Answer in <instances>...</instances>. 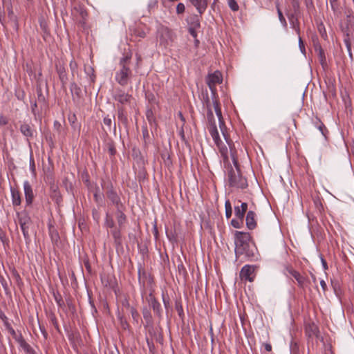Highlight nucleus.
Returning a JSON list of instances; mask_svg holds the SVG:
<instances>
[{"label": "nucleus", "mask_w": 354, "mask_h": 354, "mask_svg": "<svg viewBox=\"0 0 354 354\" xmlns=\"http://www.w3.org/2000/svg\"><path fill=\"white\" fill-rule=\"evenodd\" d=\"M131 53H127L120 59L118 68L115 71V80L122 86H126L131 81L133 72L131 69Z\"/></svg>", "instance_id": "7ed1b4c3"}, {"label": "nucleus", "mask_w": 354, "mask_h": 354, "mask_svg": "<svg viewBox=\"0 0 354 354\" xmlns=\"http://www.w3.org/2000/svg\"><path fill=\"white\" fill-rule=\"evenodd\" d=\"M56 71L59 75V78L64 86L68 81V77L64 64L61 61H58L55 63Z\"/></svg>", "instance_id": "4468645a"}, {"label": "nucleus", "mask_w": 354, "mask_h": 354, "mask_svg": "<svg viewBox=\"0 0 354 354\" xmlns=\"http://www.w3.org/2000/svg\"><path fill=\"white\" fill-rule=\"evenodd\" d=\"M248 203H242L241 204V206H239V207L241 208V209L242 211H243L244 212H247V210H248Z\"/></svg>", "instance_id": "69168bd1"}, {"label": "nucleus", "mask_w": 354, "mask_h": 354, "mask_svg": "<svg viewBox=\"0 0 354 354\" xmlns=\"http://www.w3.org/2000/svg\"><path fill=\"white\" fill-rule=\"evenodd\" d=\"M147 301L149 305L152 308L154 313L157 316L161 317L162 309L160 304L156 299L152 292H151L147 296Z\"/></svg>", "instance_id": "ddd939ff"}, {"label": "nucleus", "mask_w": 354, "mask_h": 354, "mask_svg": "<svg viewBox=\"0 0 354 354\" xmlns=\"http://www.w3.org/2000/svg\"><path fill=\"white\" fill-rule=\"evenodd\" d=\"M53 127L55 130L57 131L59 134L62 133L63 128L61 123L59 121L55 120L53 123Z\"/></svg>", "instance_id": "de8ad7c7"}, {"label": "nucleus", "mask_w": 354, "mask_h": 354, "mask_svg": "<svg viewBox=\"0 0 354 354\" xmlns=\"http://www.w3.org/2000/svg\"><path fill=\"white\" fill-rule=\"evenodd\" d=\"M17 342L19 344V346L24 350L27 353H31L32 352V348L31 346L26 342L24 338L21 335L18 336L17 339H15Z\"/></svg>", "instance_id": "393cba45"}, {"label": "nucleus", "mask_w": 354, "mask_h": 354, "mask_svg": "<svg viewBox=\"0 0 354 354\" xmlns=\"http://www.w3.org/2000/svg\"><path fill=\"white\" fill-rule=\"evenodd\" d=\"M207 120L208 122V130L209 132L214 141L216 145L218 147L219 152L222 158H223L225 161L228 160V149L227 147L223 145L221 140L219 137V133L216 125L215 119L214 117V114L212 110L210 107L207 108Z\"/></svg>", "instance_id": "20e7f679"}, {"label": "nucleus", "mask_w": 354, "mask_h": 354, "mask_svg": "<svg viewBox=\"0 0 354 354\" xmlns=\"http://www.w3.org/2000/svg\"><path fill=\"white\" fill-rule=\"evenodd\" d=\"M299 46L302 53H305V46L300 35L299 36Z\"/></svg>", "instance_id": "052dcab7"}, {"label": "nucleus", "mask_w": 354, "mask_h": 354, "mask_svg": "<svg viewBox=\"0 0 354 354\" xmlns=\"http://www.w3.org/2000/svg\"><path fill=\"white\" fill-rule=\"evenodd\" d=\"M235 255L236 258L244 255L248 259L255 257V245L248 232L236 231L234 233Z\"/></svg>", "instance_id": "f03ea898"}, {"label": "nucleus", "mask_w": 354, "mask_h": 354, "mask_svg": "<svg viewBox=\"0 0 354 354\" xmlns=\"http://www.w3.org/2000/svg\"><path fill=\"white\" fill-rule=\"evenodd\" d=\"M106 189V196L111 201L112 204L114 205L116 208H122L123 205L121 202L120 197L114 190L113 185L111 183L107 185Z\"/></svg>", "instance_id": "1a4fd4ad"}, {"label": "nucleus", "mask_w": 354, "mask_h": 354, "mask_svg": "<svg viewBox=\"0 0 354 354\" xmlns=\"http://www.w3.org/2000/svg\"><path fill=\"white\" fill-rule=\"evenodd\" d=\"M216 114V115H217V117L218 118L220 129H221V131L222 132V134H223L224 138L225 139V140H226V142H227V143L228 144L229 146L232 145L231 143L230 142V139L227 137V132H226V130H225V124H224V121H223V119L221 111H218Z\"/></svg>", "instance_id": "4be33fe9"}, {"label": "nucleus", "mask_w": 354, "mask_h": 354, "mask_svg": "<svg viewBox=\"0 0 354 354\" xmlns=\"http://www.w3.org/2000/svg\"><path fill=\"white\" fill-rule=\"evenodd\" d=\"M104 226L108 228H111L112 230L113 228H115L114 227H115L114 221H113V218L111 217V216L109 213H106V214Z\"/></svg>", "instance_id": "2f4dec72"}, {"label": "nucleus", "mask_w": 354, "mask_h": 354, "mask_svg": "<svg viewBox=\"0 0 354 354\" xmlns=\"http://www.w3.org/2000/svg\"><path fill=\"white\" fill-rule=\"evenodd\" d=\"M213 105H214V108L216 113H217L218 111H221L220 104L216 100H213Z\"/></svg>", "instance_id": "6e6d98bb"}, {"label": "nucleus", "mask_w": 354, "mask_h": 354, "mask_svg": "<svg viewBox=\"0 0 354 354\" xmlns=\"http://www.w3.org/2000/svg\"><path fill=\"white\" fill-rule=\"evenodd\" d=\"M37 105L36 101L31 102V111L35 115L37 114Z\"/></svg>", "instance_id": "bf43d9fd"}, {"label": "nucleus", "mask_w": 354, "mask_h": 354, "mask_svg": "<svg viewBox=\"0 0 354 354\" xmlns=\"http://www.w3.org/2000/svg\"><path fill=\"white\" fill-rule=\"evenodd\" d=\"M69 66L72 72V74L73 75L77 69V64L73 59L70 62Z\"/></svg>", "instance_id": "8fccbe9b"}, {"label": "nucleus", "mask_w": 354, "mask_h": 354, "mask_svg": "<svg viewBox=\"0 0 354 354\" xmlns=\"http://www.w3.org/2000/svg\"><path fill=\"white\" fill-rule=\"evenodd\" d=\"M306 332L309 334L310 336H311V335L317 336L319 330H318L317 326H315L314 324H309L308 326L306 327Z\"/></svg>", "instance_id": "f704fd0d"}, {"label": "nucleus", "mask_w": 354, "mask_h": 354, "mask_svg": "<svg viewBox=\"0 0 354 354\" xmlns=\"http://www.w3.org/2000/svg\"><path fill=\"white\" fill-rule=\"evenodd\" d=\"M10 194L12 204L14 207H17L21 204V195L19 190L17 188L10 187Z\"/></svg>", "instance_id": "a211bd4d"}, {"label": "nucleus", "mask_w": 354, "mask_h": 354, "mask_svg": "<svg viewBox=\"0 0 354 354\" xmlns=\"http://www.w3.org/2000/svg\"><path fill=\"white\" fill-rule=\"evenodd\" d=\"M322 125H319L317 129H319V131L322 133V134L324 136H326V133H328V131L324 124V123L321 124Z\"/></svg>", "instance_id": "603ef678"}, {"label": "nucleus", "mask_w": 354, "mask_h": 354, "mask_svg": "<svg viewBox=\"0 0 354 354\" xmlns=\"http://www.w3.org/2000/svg\"><path fill=\"white\" fill-rule=\"evenodd\" d=\"M143 317L148 324L152 323V316L151 313L147 308H144L142 310Z\"/></svg>", "instance_id": "e433bc0d"}, {"label": "nucleus", "mask_w": 354, "mask_h": 354, "mask_svg": "<svg viewBox=\"0 0 354 354\" xmlns=\"http://www.w3.org/2000/svg\"><path fill=\"white\" fill-rule=\"evenodd\" d=\"M55 299L59 306H62L64 305V301H63L61 296L55 295Z\"/></svg>", "instance_id": "e2e57ef3"}, {"label": "nucleus", "mask_w": 354, "mask_h": 354, "mask_svg": "<svg viewBox=\"0 0 354 354\" xmlns=\"http://www.w3.org/2000/svg\"><path fill=\"white\" fill-rule=\"evenodd\" d=\"M111 234L114 239L115 243L117 245H120L122 244V237H121V232L120 228L115 227L111 230Z\"/></svg>", "instance_id": "a878e982"}, {"label": "nucleus", "mask_w": 354, "mask_h": 354, "mask_svg": "<svg viewBox=\"0 0 354 354\" xmlns=\"http://www.w3.org/2000/svg\"><path fill=\"white\" fill-rule=\"evenodd\" d=\"M255 266L251 265L244 266L240 271V277L242 280L252 282L255 277Z\"/></svg>", "instance_id": "9b49d317"}, {"label": "nucleus", "mask_w": 354, "mask_h": 354, "mask_svg": "<svg viewBox=\"0 0 354 354\" xmlns=\"http://www.w3.org/2000/svg\"><path fill=\"white\" fill-rule=\"evenodd\" d=\"M223 162L226 168V180L229 186L236 189H245L248 185V181L241 174L234 149L232 145H230V151H228V160H223Z\"/></svg>", "instance_id": "f257e3e1"}, {"label": "nucleus", "mask_w": 354, "mask_h": 354, "mask_svg": "<svg viewBox=\"0 0 354 354\" xmlns=\"http://www.w3.org/2000/svg\"><path fill=\"white\" fill-rule=\"evenodd\" d=\"M158 39L160 44L167 47L173 42L174 33L167 26H160L157 31Z\"/></svg>", "instance_id": "423d86ee"}, {"label": "nucleus", "mask_w": 354, "mask_h": 354, "mask_svg": "<svg viewBox=\"0 0 354 354\" xmlns=\"http://www.w3.org/2000/svg\"><path fill=\"white\" fill-rule=\"evenodd\" d=\"M198 28H190L189 27L188 28V31L189 32V34L194 38L196 39L197 37V32H196V30Z\"/></svg>", "instance_id": "4d7b16f0"}, {"label": "nucleus", "mask_w": 354, "mask_h": 354, "mask_svg": "<svg viewBox=\"0 0 354 354\" xmlns=\"http://www.w3.org/2000/svg\"><path fill=\"white\" fill-rule=\"evenodd\" d=\"M314 48H315V53L318 55L319 61L322 66L324 68L325 67L327 66V62H326V58L325 56L324 50H323V48H322V46L319 42L314 44Z\"/></svg>", "instance_id": "f3484780"}, {"label": "nucleus", "mask_w": 354, "mask_h": 354, "mask_svg": "<svg viewBox=\"0 0 354 354\" xmlns=\"http://www.w3.org/2000/svg\"><path fill=\"white\" fill-rule=\"evenodd\" d=\"M85 72L88 75L90 76V80L91 82H95V75H94V70L92 67H88L85 68Z\"/></svg>", "instance_id": "c03bdc74"}, {"label": "nucleus", "mask_w": 354, "mask_h": 354, "mask_svg": "<svg viewBox=\"0 0 354 354\" xmlns=\"http://www.w3.org/2000/svg\"><path fill=\"white\" fill-rule=\"evenodd\" d=\"M118 120H120L122 123L127 124L128 122L127 116L124 112V107H118Z\"/></svg>", "instance_id": "7c9ffc66"}, {"label": "nucleus", "mask_w": 354, "mask_h": 354, "mask_svg": "<svg viewBox=\"0 0 354 354\" xmlns=\"http://www.w3.org/2000/svg\"><path fill=\"white\" fill-rule=\"evenodd\" d=\"M256 214L253 211H249L247 213L245 221H246V226L250 230H253L257 226V221H256Z\"/></svg>", "instance_id": "aec40b11"}, {"label": "nucleus", "mask_w": 354, "mask_h": 354, "mask_svg": "<svg viewBox=\"0 0 354 354\" xmlns=\"http://www.w3.org/2000/svg\"><path fill=\"white\" fill-rule=\"evenodd\" d=\"M39 329L41 330V333H42L45 339H47L48 337V333L45 329V327L39 324Z\"/></svg>", "instance_id": "680f3d73"}, {"label": "nucleus", "mask_w": 354, "mask_h": 354, "mask_svg": "<svg viewBox=\"0 0 354 354\" xmlns=\"http://www.w3.org/2000/svg\"><path fill=\"white\" fill-rule=\"evenodd\" d=\"M70 89L73 95H76L77 97H80L81 88L75 82L71 84Z\"/></svg>", "instance_id": "72a5a7b5"}, {"label": "nucleus", "mask_w": 354, "mask_h": 354, "mask_svg": "<svg viewBox=\"0 0 354 354\" xmlns=\"http://www.w3.org/2000/svg\"><path fill=\"white\" fill-rule=\"evenodd\" d=\"M313 124L314 126L317 128L319 125H322L321 124L323 123L320 120L319 118H315L313 120Z\"/></svg>", "instance_id": "0e129e2a"}, {"label": "nucleus", "mask_w": 354, "mask_h": 354, "mask_svg": "<svg viewBox=\"0 0 354 354\" xmlns=\"http://www.w3.org/2000/svg\"><path fill=\"white\" fill-rule=\"evenodd\" d=\"M158 6V0H150L148 3L149 9H153Z\"/></svg>", "instance_id": "5fc2aeb1"}, {"label": "nucleus", "mask_w": 354, "mask_h": 354, "mask_svg": "<svg viewBox=\"0 0 354 354\" xmlns=\"http://www.w3.org/2000/svg\"><path fill=\"white\" fill-rule=\"evenodd\" d=\"M146 118H147V120H148L149 124L151 127H156V118L154 116V114H153V112L152 111L151 109H148L147 111H146Z\"/></svg>", "instance_id": "c85d7f7f"}, {"label": "nucleus", "mask_w": 354, "mask_h": 354, "mask_svg": "<svg viewBox=\"0 0 354 354\" xmlns=\"http://www.w3.org/2000/svg\"><path fill=\"white\" fill-rule=\"evenodd\" d=\"M227 3L232 11L236 12L239 10V6L235 0H227Z\"/></svg>", "instance_id": "a19ab883"}, {"label": "nucleus", "mask_w": 354, "mask_h": 354, "mask_svg": "<svg viewBox=\"0 0 354 354\" xmlns=\"http://www.w3.org/2000/svg\"><path fill=\"white\" fill-rule=\"evenodd\" d=\"M276 7H277V13H278L279 21H281V23L283 24V26L284 27H286L287 26V23H286L285 17L283 15V13H282L281 9L279 8V4H277Z\"/></svg>", "instance_id": "4c0bfd02"}, {"label": "nucleus", "mask_w": 354, "mask_h": 354, "mask_svg": "<svg viewBox=\"0 0 354 354\" xmlns=\"http://www.w3.org/2000/svg\"><path fill=\"white\" fill-rule=\"evenodd\" d=\"M122 310H131V308H133V306H131L130 305V303L129 301V299L127 297H124L122 299Z\"/></svg>", "instance_id": "ea45409f"}, {"label": "nucleus", "mask_w": 354, "mask_h": 354, "mask_svg": "<svg viewBox=\"0 0 354 354\" xmlns=\"http://www.w3.org/2000/svg\"><path fill=\"white\" fill-rule=\"evenodd\" d=\"M264 347H265L266 351H272V346L269 343H266L264 344Z\"/></svg>", "instance_id": "774afa93"}, {"label": "nucleus", "mask_w": 354, "mask_h": 354, "mask_svg": "<svg viewBox=\"0 0 354 354\" xmlns=\"http://www.w3.org/2000/svg\"><path fill=\"white\" fill-rule=\"evenodd\" d=\"M243 220H240L239 218H234L231 221V225L234 227V228H241L242 227V225H243Z\"/></svg>", "instance_id": "79ce46f5"}, {"label": "nucleus", "mask_w": 354, "mask_h": 354, "mask_svg": "<svg viewBox=\"0 0 354 354\" xmlns=\"http://www.w3.org/2000/svg\"><path fill=\"white\" fill-rule=\"evenodd\" d=\"M0 318L3 321V322H8V317L6 316V315L1 310H0Z\"/></svg>", "instance_id": "338daca9"}, {"label": "nucleus", "mask_w": 354, "mask_h": 354, "mask_svg": "<svg viewBox=\"0 0 354 354\" xmlns=\"http://www.w3.org/2000/svg\"><path fill=\"white\" fill-rule=\"evenodd\" d=\"M76 120H77V118L75 114L68 117V121L71 123L72 128L75 131H77L78 133H80L81 126H80V124H79L78 123L76 122Z\"/></svg>", "instance_id": "c756f323"}, {"label": "nucleus", "mask_w": 354, "mask_h": 354, "mask_svg": "<svg viewBox=\"0 0 354 354\" xmlns=\"http://www.w3.org/2000/svg\"><path fill=\"white\" fill-rule=\"evenodd\" d=\"M118 317L120 319L122 328L124 330L127 329L129 328V324L127 320L120 313L118 314Z\"/></svg>", "instance_id": "a18cd8bd"}, {"label": "nucleus", "mask_w": 354, "mask_h": 354, "mask_svg": "<svg viewBox=\"0 0 354 354\" xmlns=\"http://www.w3.org/2000/svg\"><path fill=\"white\" fill-rule=\"evenodd\" d=\"M72 15L79 24L82 26H84L87 20L88 12L83 5L76 4L72 10Z\"/></svg>", "instance_id": "6e6552de"}, {"label": "nucleus", "mask_w": 354, "mask_h": 354, "mask_svg": "<svg viewBox=\"0 0 354 354\" xmlns=\"http://www.w3.org/2000/svg\"><path fill=\"white\" fill-rule=\"evenodd\" d=\"M116 218H117L118 226L120 228H121L123 226V225L124 224L126 219H127V217H126L125 214L123 213V212L122 211L121 208H117Z\"/></svg>", "instance_id": "bb28decb"}, {"label": "nucleus", "mask_w": 354, "mask_h": 354, "mask_svg": "<svg viewBox=\"0 0 354 354\" xmlns=\"http://www.w3.org/2000/svg\"><path fill=\"white\" fill-rule=\"evenodd\" d=\"M23 187L25 195L26 206H31L35 198L32 186L29 181L25 180L23 183Z\"/></svg>", "instance_id": "f8f14e48"}, {"label": "nucleus", "mask_w": 354, "mask_h": 354, "mask_svg": "<svg viewBox=\"0 0 354 354\" xmlns=\"http://www.w3.org/2000/svg\"><path fill=\"white\" fill-rule=\"evenodd\" d=\"M225 210L226 218H230L232 214V207L229 200H227L225 202Z\"/></svg>", "instance_id": "473e14b6"}, {"label": "nucleus", "mask_w": 354, "mask_h": 354, "mask_svg": "<svg viewBox=\"0 0 354 354\" xmlns=\"http://www.w3.org/2000/svg\"><path fill=\"white\" fill-rule=\"evenodd\" d=\"M299 15H288L287 17L290 21L292 28L295 30L296 33L299 36L300 28L298 17Z\"/></svg>", "instance_id": "5701e85b"}, {"label": "nucleus", "mask_w": 354, "mask_h": 354, "mask_svg": "<svg viewBox=\"0 0 354 354\" xmlns=\"http://www.w3.org/2000/svg\"><path fill=\"white\" fill-rule=\"evenodd\" d=\"M50 197L57 205H59L62 201V197L59 191L58 186L54 183L51 184L50 187Z\"/></svg>", "instance_id": "dca6fc26"}, {"label": "nucleus", "mask_w": 354, "mask_h": 354, "mask_svg": "<svg viewBox=\"0 0 354 354\" xmlns=\"http://www.w3.org/2000/svg\"><path fill=\"white\" fill-rule=\"evenodd\" d=\"M291 3V8L287 10L286 15H299L300 10H299V3L298 0H290Z\"/></svg>", "instance_id": "b1692460"}, {"label": "nucleus", "mask_w": 354, "mask_h": 354, "mask_svg": "<svg viewBox=\"0 0 354 354\" xmlns=\"http://www.w3.org/2000/svg\"><path fill=\"white\" fill-rule=\"evenodd\" d=\"M200 15L204 13L207 7V0H189Z\"/></svg>", "instance_id": "6ab92c4d"}, {"label": "nucleus", "mask_w": 354, "mask_h": 354, "mask_svg": "<svg viewBox=\"0 0 354 354\" xmlns=\"http://www.w3.org/2000/svg\"><path fill=\"white\" fill-rule=\"evenodd\" d=\"M234 214L236 218L240 220H243L245 212L242 211L239 205H236L234 206Z\"/></svg>", "instance_id": "c9c22d12"}, {"label": "nucleus", "mask_w": 354, "mask_h": 354, "mask_svg": "<svg viewBox=\"0 0 354 354\" xmlns=\"http://www.w3.org/2000/svg\"><path fill=\"white\" fill-rule=\"evenodd\" d=\"M103 122L106 126L108 127L109 130H111L112 124V118L110 117L109 115L105 116L103 119Z\"/></svg>", "instance_id": "49530a36"}, {"label": "nucleus", "mask_w": 354, "mask_h": 354, "mask_svg": "<svg viewBox=\"0 0 354 354\" xmlns=\"http://www.w3.org/2000/svg\"><path fill=\"white\" fill-rule=\"evenodd\" d=\"M49 320L50 321V322L52 323V324L55 327V328H58V323H57V318L55 315V314L53 313H51L49 315Z\"/></svg>", "instance_id": "09e8293b"}, {"label": "nucleus", "mask_w": 354, "mask_h": 354, "mask_svg": "<svg viewBox=\"0 0 354 354\" xmlns=\"http://www.w3.org/2000/svg\"><path fill=\"white\" fill-rule=\"evenodd\" d=\"M207 84L211 91L215 89L216 84H221L223 76L220 71H216L213 73L209 74L206 79Z\"/></svg>", "instance_id": "9d476101"}, {"label": "nucleus", "mask_w": 354, "mask_h": 354, "mask_svg": "<svg viewBox=\"0 0 354 354\" xmlns=\"http://www.w3.org/2000/svg\"><path fill=\"white\" fill-rule=\"evenodd\" d=\"M286 272L292 276L297 281L298 286L303 288L306 283V278L301 275L297 270H294L291 266H288L286 268Z\"/></svg>", "instance_id": "2eb2a0df"}, {"label": "nucleus", "mask_w": 354, "mask_h": 354, "mask_svg": "<svg viewBox=\"0 0 354 354\" xmlns=\"http://www.w3.org/2000/svg\"><path fill=\"white\" fill-rule=\"evenodd\" d=\"M99 192H100V189L98 187H96L95 192L93 194V197H94L95 202H97V203H98L100 201V200L102 199Z\"/></svg>", "instance_id": "864d4df0"}, {"label": "nucleus", "mask_w": 354, "mask_h": 354, "mask_svg": "<svg viewBox=\"0 0 354 354\" xmlns=\"http://www.w3.org/2000/svg\"><path fill=\"white\" fill-rule=\"evenodd\" d=\"M37 95H38L39 102H44L45 101V97L42 94V91H41V88L37 90Z\"/></svg>", "instance_id": "13d9d810"}, {"label": "nucleus", "mask_w": 354, "mask_h": 354, "mask_svg": "<svg viewBox=\"0 0 354 354\" xmlns=\"http://www.w3.org/2000/svg\"><path fill=\"white\" fill-rule=\"evenodd\" d=\"M133 319L138 324L140 318V315L138 312L136 310V309L133 308H131V310H129Z\"/></svg>", "instance_id": "37998d69"}, {"label": "nucleus", "mask_w": 354, "mask_h": 354, "mask_svg": "<svg viewBox=\"0 0 354 354\" xmlns=\"http://www.w3.org/2000/svg\"><path fill=\"white\" fill-rule=\"evenodd\" d=\"M185 10V6L183 3H178L176 6V12L177 14H183Z\"/></svg>", "instance_id": "3c124183"}, {"label": "nucleus", "mask_w": 354, "mask_h": 354, "mask_svg": "<svg viewBox=\"0 0 354 354\" xmlns=\"http://www.w3.org/2000/svg\"><path fill=\"white\" fill-rule=\"evenodd\" d=\"M4 326L8 330V331L10 333V335L15 338L17 339L18 337L16 334L15 330L14 328L11 326L10 324L8 322H4Z\"/></svg>", "instance_id": "58836bf2"}, {"label": "nucleus", "mask_w": 354, "mask_h": 354, "mask_svg": "<svg viewBox=\"0 0 354 354\" xmlns=\"http://www.w3.org/2000/svg\"><path fill=\"white\" fill-rule=\"evenodd\" d=\"M189 27L199 28L201 26L199 17L196 15L191 16L188 19Z\"/></svg>", "instance_id": "cd10ccee"}, {"label": "nucleus", "mask_w": 354, "mask_h": 354, "mask_svg": "<svg viewBox=\"0 0 354 354\" xmlns=\"http://www.w3.org/2000/svg\"><path fill=\"white\" fill-rule=\"evenodd\" d=\"M113 99L118 102V107H124L126 105H130L134 100L132 95L126 93L121 88H116L112 94Z\"/></svg>", "instance_id": "39448f33"}, {"label": "nucleus", "mask_w": 354, "mask_h": 354, "mask_svg": "<svg viewBox=\"0 0 354 354\" xmlns=\"http://www.w3.org/2000/svg\"><path fill=\"white\" fill-rule=\"evenodd\" d=\"M19 129H20L21 133L25 137H26L28 140H29V138H33L35 131L29 124H27V123L21 124Z\"/></svg>", "instance_id": "412c9836"}, {"label": "nucleus", "mask_w": 354, "mask_h": 354, "mask_svg": "<svg viewBox=\"0 0 354 354\" xmlns=\"http://www.w3.org/2000/svg\"><path fill=\"white\" fill-rule=\"evenodd\" d=\"M17 218L24 238L26 239H28V230L31 223L30 217L26 211H22L20 212H17Z\"/></svg>", "instance_id": "0eeeda50"}]
</instances>
